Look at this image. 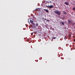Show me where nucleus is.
I'll list each match as a JSON object with an SVG mask.
<instances>
[{
  "label": "nucleus",
  "mask_w": 75,
  "mask_h": 75,
  "mask_svg": "<svg viewBox=\"0 0 75 75\" xmlns=\"http://www.w3.org/2000/svg\"><path fill=\"white\" fill-rule=\"evenodd\" d=\"M54 13H55V14H58L59 16H60V15H61V12H59L58 11H54Z\"/></svg>",
  "instance_id": "f257e3e1"
},
{
  "label": "nucleus",
  "mask_w": 75,
  "mask_h": 75,
  "mask_svg": "<svg viewBox=\"0 0 75 75\" xmlns=\"http://www.w3.org/2000/svg\"><path fill=\"white\" fill-rule=\"evenodd\" d=\"M54 8V6L53 5L49 6V8Z\"/></svg>",
  "instance_id": "f03ea898"
},
{
  "label": "nucleus",
  "mask_w": 75,
  "mask_h": 75,
  "mask_svg": "<svg viewBox=\"0 0 75 75\" xmlns=\"http://www.w3.org/2000/svg\"><path fill=\"white\" fill-rule=\"evenodd\" d=\"M64 4H66V5H67V6H68V5H69V3H68V2H65Z\"/></svg>",
  "instance_id": "7ed1b4c3"
},
{
  "label": "nucleus",
  "mask_w": 75,
  "mask_h": 75,
  "mask_svg": "<svg viewBox=\"0 0 75 75\" xmlns=\"http://www.w3.org/2000/svg\"><path fill=\"white\" fill-rule=\"evenodd\" d=\"M44 10L47 13H48V10L46 9H44Z\"/></svg>",
  "instance_id": "20e7f679"
},
{
  "label": "nucleus",
  "mask_w": 75,
  "mask_h": 75,
  "mask_svg": "<svg viewBox=\"0 0 75 75\" xmlns=\"http://www.w3.org/2000/svg\"><path fill=\"white\" fill-rule=\"evenodd\" d=\"M30 23L32 24V23H33L34 22V21L30 20Z\"/></svg>",
  "instance_id": "39448f33"
},
{
  "label": "nucleus",
  "mask_w": 75,
  "mask_h": 75,
  "mask_svg": "<svg viewBox=\"0 0 75 75\" xmlns=\"http://www.w3.org/2000/svg\"><path fill=\"white\" fill-rule=\"evenodd\" d=\"M68 23H72V21H70V20H69L68 21Z\"/></svg>",
  "instance_id": "423d86ee"
},
{
  "label": "nucleus",
  "mask_w": 75,
  "mask_h": 75,
  "mask_svg": "<svg viewBox=\"0 0 75 75\" xmlns=\"http://www.w3.org/2000/svg\"><path fill=\"white\" fill-rule=\"evenodd\" d=\"M61 23L62 24V25H64V23L63 22H61Z\"/></svg>",
  "instance_id": "0eeeda50"
},
{
  "label": "nucleus",
  "mask_w": 75,
  "mask_h": 75,
  "mask_svg": "<svg viewBox=\"0 0 75 75\" xmlns=\"http://www.w3.org/2000/svg\"><path fill=\"white\" fill-rule=\"evenodd\" d=\"M73 10H74V11H75V7H73Z\"/></svg>",
  "instance_id": "6e6552de"
},
{
  "label": "nucleus",
  "mask_w": 75,
  "mask_h": 75,
  "mask_svg": "<svg viewBox=\"0 0 75 75\" xmlns=\"http://www.w3.org/2000/svg\"><path fill=\"white\" fill-rule=\"evenodd\" d=\"M32 24H33V25H35V23H32Z\"/></svg>",
  "instance_id": "1a4fd4ad"
},
{
  "label": "nucleus",
  "mask_w": 75,
  "mask_h": 75,
  "mask_svg": "<svg viewBox=\"0 0 75 75\" xmlns=\"http://www.w3.org/2000/svg\"><path fill=\"white\" fill-rule=\"evenodd\" d=\"M46 7H47V8H50V6H46Z\"/></svg>",
  "instance_id": "9d476101"
},
{
  "label": "nucleus",
  "mask_w": 75,
  "mask_h": 75,
  "mask_svg": "<svg viewBox=\"0 0 75 75\" xmlns=\"http://www.w3.org/2000/svg\"><path fill=\"white\" fill-rule=\"evenodd\" d=\"M36 26H38V24L37 23H36Z\"/></svg>",
  "instance_id": "9b49d317"
},
{
  "label": "nucleus",
  "mask_w": 75,
  "mask_h": 75,
  "mask_svg": "<svg viewBox=\"0 0 75 75\" xmlns=\"http://www.w3.org/2000/svg\"><path fill=\"white\" fill-rule=\"evenodd\" d=\"M55 38H56V37H53L52 38L53 39H55Z\"/></svg>",
  "instance_id": "f8f14e48"
},
{
  "label": "nucleus",
  "mask_w": 75,
  "mask_h": 75,
  "mask_svg": "<svg viewBox=\"0 0 75 75\" xmlns=\"http://www.w3.org/2000/svg\"><path fill=\"white\" fill-rule=\"evenodd\" d=\"M38 10H39V11H41V8L38 9Z\"/></svg>",
  "instance_id": "ddd939ff"
},
{
  "label": "nucleus",
  "mask_w": 75,
  "mask_h": 75,
  "mask_svg": "<svg viewBox=\"0 0 75 75\" xmlns=\"http://www.w3.org/2000/svg\"><path fill=\"white\" fill-rule=\"evenodd\" d=\"M47 21H48V22H49V21H50L48 20H47Z\"/></svg>",
  "instance_id": "4468645a"
},
{
  "label": "nucleus",
  "mask_w": 75,
  "mask_h": 75,
  "mask_svg": "<svg viewBox=\"0 0 75 75\" xmlns=\"http://www.w3.org/2000/svg\"><path fill=\"white\" fill-rule=\"evenodd\" d=\"M67 13L66 12H65L64 13V14H67Z\"/></svg>",
  "instance_id": "2eb2a0df"
},
{
  "label": "nucleus",
  "mask_w": 75,
  "mask_h": 75,
  "mask_svg": "<svg viewBox=\"0 0 75 75\" xmlns=\"http://www.w3.org/2000/svg\"><path fill=\"white\" fill-rule=\"evenodd\" d=\"M64 40H65V39H66V37H64Z\"/></svg>",
  "instance_id": "dca6fc26"
},
{
  "label": "nucleus",
  "mask_w": 75,
  "mask_h": 75,
  "mask_svg": "<svg viewBox=\"0 0 75 75\" xmlns=\"http://www.w3.org/2000/svg\"><path fill=\"white\" fill-rule=\"evenodd\" d=\"M50 2H49V3H51V2L50 1Z\"/></svg>",
  "instance_id": "f3484780"
},
{
  "label": "nucleus",
  "mask_w": 75,
  "mask_h": 75,
  "mask_svg": "<svg viewBox=\"0 0 75 75\" xmlns=\"http://www.w3.org/2000/svg\"><path fill=\"white\" fill-rule=\"evenodd\" d=\"M74 41L75 42V39L74 40Z\"/></svg>",
  "instance_id": "a211bd4d"
},
{
  "label": "nucleus",
  "mask_w": 75,
  "mask_h": 75,
  "mask_svg": "<svg viewBox=\"0 0 75 75\" xmlns=\"http://www.w3.org/2000/svg\"><path fill=\"white\" fill-rule=\"evenodd\" d=\"M43 19H44V20H46V19H44V18H43Z\"/></svg>",
  "instance_id": "6ab92c4d"
},
{
  "label": "nucleus",
  "mask_w": 75,
  "mask_h": 75,
  "mask_svg": "<svg viewBox=\"0 0 75 75\" xmlns=\"http://www.w3.org/2000/svg\"><path fill=\"white\" fill-rule=\"evenodd\" d=\"M48 3H49V2H48Z\"/></svg>",
  "instance_id": "aec40b11"
}]
</instances>
